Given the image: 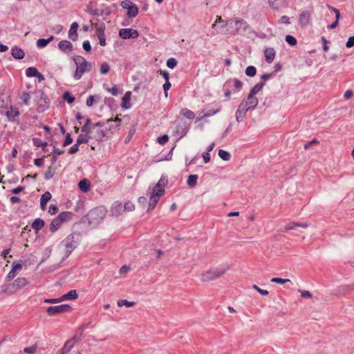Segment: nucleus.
Masks as SVG:
<instances>
[{"mask_svg": "<svg viewBox=\"0 0 354 354\" xmlns=\"http://www.w3.org/2000/svg\"><path fill=\"white\" fill-rule=\"evenodd\" d=\"M167 183L165 178H160L157 184L153 187L151 192L148 191L149 194V209H153L160 198L165 194V187Z\"/></svg>", "mask_w": 354, "mask_h": 354, "instance_id": "1", "label": "nucleus"}, {"mask_svg": "<svg viewBox=\"0 0 354 354\" xmlns=\"http://www.w3.org/2000/svg\"><path fill=\"white\" fill-rule=\"evenodd\" d=\"M106 210L104 207H97L91 209L86 217L88 223L93 227L100 225L105 218Z\"/></svg>", "mask_w": 354, "mask_h": 354, "instance_id": "2", "label": "nucleus"}, {"mask_svg": "<svg viewBox=\"0 0 354 354\" xmlns=\"http://www.w3.org/2000/svg\"><path fill=\"white\" fill-rule=\"evenodd\" d=\"M73 61L76 65V70L73 75L75 80H80L85 73L91 71V64L84 57L76 56L73 58Z\"/></svg>", "mask_w": 354, "mask_h": 354, "instance_id": "3", "label": "nucleus"}, {"mask_svg": "<svg viewBox=\"0 0 354 354\" xmlns=\"http://www.w3.org/2000/svg\"><path fill=\"white\" fill-rule=\"evenodd\" d=\"M257 104L258 99L252 94H249L247 99L240 104L236 114L245 113L249 109L255 108Z\"/></svg>", "mask_w": 354, "mask_h": 354, "instance_id": "4", "label": "nucleus"}, {"mask_svg": "<svg viewBox=\"0 0 354 354\" xmlns=\"http://www.w3.org/2000/svg\"><path fill=\"white\" fill-rule=\"evenodd\" d=\"M29 283L25 277H18L5 289V292L9 294L15 293L19 290L26 287Z\"/></svg>", "mask_w": 354, "mask_h": 354, "instance_id": "5", "label": "nucleus"}, {"mask_svg": "<svg viewBox=\"0 0 354 354\" xmlns=\"http://www.w3.org/2000/svg\"><path fill=\"white\" fill-rule=\"evenodd\" d=\"M226 24L230 26L232 30L230 32L233 35L238 33L241 30H245L248 28L247 22L243 19L230 20Z\"/></svg>", "mask_w": 354, "mask_h": 354, "instance_id": "6", "label": "nucleus"}, {"mask_svg": "<svg viewBox=\"0 0 354 354\" xmlns=\"http://www.w3.org/2000/svg\"><path fill=\"white\" fill-rule=\"evenodd\" d=\"M77 298V293L75 290L69 291L67 294L64 295L58 299H46L44 300L45 303L56 304L61 302L64 300H73Z\"/></svg>", "mask_w": 354, "mask_h": 354, "instance_id": "7", "label": "nucleus"}, {"mask_svg": "<svg viewBox=\"0 0 354 354\" xmlns=\"http://www.w3.org/2000/svg\"><path fill=\"white\" fill-rule=\"evenodd\" d=\"M71 310V306L68 304H62L59 306H50L47 308L46 313L48 315L52 316L56 314L69 312Z\"/></svg>", "mask_w": 354, "mask_h": 354, "instance_id": "8", "label": "nucleus"}, {"mask_svg": "<svg viewBox=\"0 0 354 354\" xmlns=\"http://www.w3.org/2000/svg\"><path fill=\"white\" fill-rule=\"evenodd\" d=\"M223 273L224 271H221L218 270H210L202 274L201 280L203 281H209L211 280H214L221 276Z\"/></svg>", "mask_w": 354, "mask_h": 354, "instance_id": "9", "label": "nucleus"}, {"mask_svg": "<svg viewBox=\"0 0 354 354\" xmlns=\"http://www.w3.org/2000/svg\"><path fill=\"white\" fill-rule=\"evenodd\" d=\"M119 35L121 38L127 39L130 38H137L139 36V33L136 30L131 28H122L119 31Z\"/></svg>", "mask_w": 354, "mask_h": 354, "instance_id": "10", "label": "nucleus"}, {"mask_svg": "<svg viewBox=\"0 0 354 354\" xmlns=\"http://www.w3.org/2000/svg\"><path fill=\"white\" fill-rule=\"evenodd\" d=\"M91 24L92 28L95 30L96 35L104 34L106 26L102 21L95 19L91 20Z\"/></svg>", "mask_w": 354, "mask_h": 354, "instance_id": "11", "label": "nucleus"}, {"mask_svg": "<svg viewBox=\"0 0 354 354\" xmlns=\"http://www.w3.org/2000/svg\"><path fill=\"white\" fill-rule=\"evenodd\" d=\"M78 341L77 339H75V337L72 338L71 339L68 340L64 347L61 349V354H66L73 348L75 343Z\"/></svg>", "mask_w": 354, "mask_h": 354, "instance_id": "12", "label": "nucleus"}, {"mask_svg": "<svg viewBox=\"0 0 354 354\" xmlns=\"http://www.w3.org/2000/svg\"><path fill=\"white\" fill-rule=\"evenodd\" d=\"M59 48L66 53H70L73 50L72 44L66 40H62L58 44Z\"/></svg>", "mask_w": 354, "mask_h": 354, "instance_id": "13", "label": "nucleus"}, {"mask_svg": "<svg viewBox=\"0 0 354 354\" xmlns=\"http://www.w3.org/2000/svg\"><path fill=\"white\" fill-rule=\"evenodd\" d=\"M310 19V13L308 11H303L299 15V22L302 26H306L309 24Z\"/></svg>", "mask_w": 354, "mask_h": 354, "instance_id": "14", "label": "nucleus"}, {"mask_svg": "<svg viewBox=\"0 0 354 354\" xmlns=\"http://www.w3.org/2000/svg\"><path fill=\"white\" fill-rule=\"evenodd\" d=\"M275 55L276 53L273 48H266L264 50L266 61L268 63H271L273 62L275 57Z\"/></svg>", "mask_w": 354, "mask_h": 354, "instance_id": "15", "label": "nucleus"}, {"mask_svg": "<svg viewBox=\"0 0 354 354\" xmlns=\"http://www.w3.org/2000/svg\"><path fill=\"white\" fill-rule=\"evenodd\" d=\"M79 25L77 22H73L71 26V28L68 31V37L73 40L75 41L77 40L78 37L77 34V29H78Z\"/></svg>", "mask_w": 354, "mask_h": 354, "instance_id": "16", "label": "nucleus"}, {"mask_svg": "<svg viewBox=\"0 0 354 354\" xmlns=\"http://www.w3.org/2000/svg\"><path fill=\"white\" fill-rule=\"evenodd\" d=\"M78 187L82 192H88L91 189V182L87 178H84L79 182Z\"/></svg>", "mask_w": 354, "mask_h": 354, "instance_id": "17", "label": "nucleus"}, {"mask_svg": "<svg viewBox=\"0 0 354 354\" xmlns=\"http://www.w3.org/2000/svg\"><path fill=\"white\" fill-rule=\"evenodd\" d=\"M73 216V214L71 212H62L57 216V218L64 223L70 221Z\"/></svg>", "mask_w": 354, "mask_h": 354, "instance_id": "18", "label": "nucleus"}, {"mask_svg": "<svg viewBox=\"0 0 354 354\" xmlns=\"http://www.w3.org/2000/svg\"><path fill=\"white\" fill-rule=\"evenodd\" d=\"M11 53H12V55L15 59H23L25 56V53H24V50L17 46L13 47L11 49Z\"/></svg>", "mask_w": 354, "mask_h": 354, "instance_id": "19", "label": "nucleus"}, {"mask_svg": "<svg viewBox=\"0 0 354 354\" xmlns=\"http://www.w3.org/2000/svg\"><path fill=\"white\" fill-rule=\"evenodd\" d=\"M62 224L63 223L57 216L51 221L49 225V229L51 232L54 233L61 227Z\"/></svg>", "mask_w": 354, "mask_h": 354, "instance_id": "20", "label": "nucleus"}, {"mask_svg": "<svg viewBox=\"0 0 354 354\" xmlns=\"http://www.w3.org/2000/svg\"><path fill=\"white\" fill-rule=\"evenodd\" d=\"M131 97V92L127 91L125 93L122 97V107L129 109L130 107V100Z\"/></svg>", "mask_w": 354, "mask_h": 354, "instance_id": "21", "label": "nucleus"}, {"mask_svg": "<svg viewBox=\"0 0 354 354\" xmlns=\"http://www.w3.org/2000/svg\"><path fill=\"white\" fill-rule=\"evenodd\" d=\"M44 221L41 218H37L34 221V222L32 223V228L35 230L36 232H38L39 230H41L44 227Z\"/></svg>", "mask_w": 354, "mask_h": 354, "instance_id": "22", "label": "nucleus"}, {"mask_svg": "<svg viewBox=\"0 0 354 354\" xmlns=\"http://www.w3.org/2000/svg\"><path fill=\"white\" fill-rule=\"evenodd\" d=\"M6 115L9 120H12L19 115V111L18 109L10 106L9 110L6 111Z\"/></svg>", "mask_w": 354, "mask_h": 354, "instance_id": "23", "label": "nucleus"}, {"mask_svg": "<svg viewBox=\"0 0 354 354\" xmlns=\"http://www.w3.org/2000/svg\"><path fill=\"white\" fill-rule=\"evenodd\" d=\"M64 245L67 250V252L70 254L75 248L73 238L67 237L64 240Z\"/></svg>", "mask_w": 354, "mask_h": 354, "instance_id": "24", "label": "nucleus"}, {"mask_svg": "<svg viewBox=\"0 0 354 354\" xmlns=\"http://www.w3.org/2000/svg\"><path fill=\"white\" fill-rule=\"evenodd\" d=\"M91 138H92V137L90 135L81 133L78 136L76 142L79 145L81 144H86V143H88L89 139H91Z\"/></svg>", "mask_w": 354, "mask_h": 354, "instance_id": "25", "label": "nucleus"}, {"mask_svg": "<svg viewBox=\"0 0 354 354\" xmlns=\"http://www.w3.org/2000/svg\"><path fill=\"white\" fill-rule=\"evenodd\" d=\"M270 6L273 8L278 10L284 6V0H268Z\"/></svg>", "mask_w": 354, "mask_h": 354, "instance_id": "26", "label": "nucleus"}, {"mask_svg": "<svg viewBox=\"0 0 354 354\" xmlns=\"http://www.w3.org/2000/svg\"><path fill=\"white\" fill-rule=\"evenodd\" d=\"M54 39L53 36L50 37L48 39H39L37 41V46L38 48H44L51 41Z\"/></svg>", "mask_w": 354, "mask_h": 354, "instance_id": "27", "label": "nucleus"}, {"mask_svg": "<svg viewBox=\"0 0 354 354\" xmlns=\"http://www.w3.org/2000/svg\"><path fill=\"white\" fill-rule=\"evenodd\" d=\"M180 113L185 116V118L189 119V120H193L194 118H195V113L188 109H183L181 111H180Z\"/></svg>", "mask_w": 354, "mask_h": 354, "instance_id": "28", "label": "nucleus"}, {"mask_svg": "<svg viewBox=\"0 0 354 354\" xmlns=\"http://www.w3.org/2000/svg\"><path fill=\"white\" fill-rule=\"evenodd\" d=\"M138 8L135 4H133L128 9L127 15L129 17H135L138 15Z\"/></svg>", "mask_w": 354, "mask_h": 354, "instance_id": "29", "label": "nucleus"}, {"mask_svg": "<svg viewBox=\"0 0 354 354\" xmlns=\"http://www.w3.org/2000/svg\"><path fill=\"white\" fill-rule=\"evenodd\" d=\"M136 127L135 125H133V127H131L130 128V129L128 132V135L124 139V143L127 144L131 140L133 136H134V134L136 133Z\"/></svg>", "mask_w": 354, "mask_h": 354, "instance_id": "30", "label": "nucleus"}, {"mask_svg": "<svg viewBox=\"0 0 354 354\" xmlns=\"http://www.w3.org/2000/svg\"><path fill=\"white\" fill-rule=\"evenodd\" d=\"M38 70L35 67H29L26 71L28 77H35L38 74Z\"/></svg>", "mask_w": 354, "mask_h": 354, "instance_id": "31", "label": "nucleus"}, {"mask_svg": "<svg viewBox=\"0 0 354 354\" xmlns=\"http://www.w3.org/2000/svg\"><path fill=\"white\" fill-rule=\"evenodd\" d=\"M198 176L196 175H190L187 180V184L189 187H194L196 185Z\"/></svg>", "mask_w": 354, "mask_h": 354, "instance_id": "32", "label": "nucleus"}, {"mask_svg": "<svg viewBox=\"0 0 354 354\" xmlns=\"http://www.w3.org/2000/svg\"><path fill=\"white\" fill-rule=\"evenodd\" d=\"M256 73H257V70H256V68L254 66H250L246 68L245 74L248 76L253 77V76H254L256 75Z\"/></svg>", "mask_w": 354, "mask_h": 354, "instance_id": "33", "label": "nucleus"}, {"mask_svg": "<svg viewBox=\"0 0 354 354\" xmlns=\"http://www.w3.org/2000/svg\"><path fill=\"white\" fill-rule=\"evenodd\" d=\"M218 156H220L221 158H222L224 160H228L230 158V153L223 149H220L218 151Z\"/></svg>", "mask_w": 354, "mask_h": 354, "instance_id": "34", "label": "nucleus"}, {"mask_svg": "<svg viewBox=\"0 0 354 354\" xmlns=\"http://www.w3.org/2000/svg\"><path fill=\"white\" fill-rule=\"evenodd\" d=\"M63 98L70 104L73 103L75 99L69 92H65L63 95Z\"/></svg>", "mask_w": 354, "mask_h": 354, "instance_id": "35", "label": "nucleus"}, {"mask_svg": "<svg viewBox=\"0 0 354 354\" xmlns=\"http://www.w3.org/2000/svg\"><path fill=\"white\" fill-rule=\"evenodd\" d=\"M100 70L102 74H106L110 71V66L106 62H104L100 65Z\"/></svg>", "mask_w": 354, "mask_h": 354, "instance_id": "36", "label": "nucleus"}, {"mask_svg": "<svg viewBox=\"0 0 354 354\" xmlns=\"http://www.w3.org/2000/svg\"><path fill=\"white\" fill-rule=\"evenodd\" d=\"M20 99L23 101L25 104H28L30 99V94L27 92H23L20 96Z\"/></svg>", "mask_w": 354, "mask_h": 354, "instance_id": "37", "label": "nucleus"}, {"mask_svg": "<svg viewBox=\"0 0 354 354\" xmlns=\"http://www.w3.org/2000/svg\"><path fill=\"white\" fill-rule=\"evenodd\" d=\"M297 226L306 227L308 226V224H306V223H305V224L290 223V224L286 225V230H292L295 227H297Z\"/></svg>", "mask_w": 354, "mask_h": 354, "instance_id": "38", "label": "nucleus"}, {"mask_svg": "<svg viewBox=\"0 0 354 354\" xmlns=\"http://www.w3.org/2000/svg\"><path fill=\"white\" fill-rule=\"evenodd\" d=\"M51 198V194L49 192H45L41 197L40 201L43 203H47Z\"/></svg>", "mask_w": 354, "mask_h": 354, "instance_id": "39", "label": "nucleus"}, {"mask_svg": "<svg viewBox=\"0 0 354 354\" xmlns=\"http://www.w3.org/2000/svg\"><path fill=\"white\" fill-rule=\"evenodd\" d=\"M286 41L290 46H295L297 44V39L291 35H287L286 37Z\"/></svg>", "mask_w": 354, "mask_h": 354, "instance_id": "40", "label": "nucleus"}, {"mask_svg": "<svg viewBox=\"0 0 354 354\" xmlns=\"http://www.w3.org/2000/svg\"><path fill=\"white\" fill-rule=\"evenodd\" d=\"M37 349V346L32 345L30 347H26L24 348V351L26 353H28V354H34L36 352Z\"/></svg>", "mask_w": 354, "mask_h": 354, "instance_id": "41", "label": "nucleus"}, {"mask_svg": "<svg viewBox=\"0 0 354 354\" xmlns=\"http://www.w3.org/2000/svg\"><path fill=\"white\" fill-rule=\"evenodd\" d=\"M177 65V61L174 58H169L167 61V66L170 68H174Z\"/></svg>", "mask_w": 354, "mask_h": 354, "instance_id": "42", "label": "nucleus"}, {"mask_svg": "<svg viewBox=\"0 0 354 354\" xmlns=\"http://www.w3.org/2000/svg\"><path fill=\"white\" fill-rule=\"evenodd\" d=\"M134 208H135L134 205L130 201L125 203V204L124 205V210H127L128 212L133 211L134 209Z\"/></svg>", "mask_w": 354, "mask_h": 354, "instance_id": "43", "label": "nucleus"}, {"mask_svg": "<svg viewBox=\"0 0 354 354\" xmlns=\"http://www.w3.org/2000/svg\"><path fill=\"white\" fill-rule=\"evenodd\" d=\"M169 140V137L167 135H163L160 137H158V142L160 145H165L167 143Z\"/></svg>", "mask_w": 354, "mask_h": 354, "instance_id": "44", "label": "nucleus"}, {"mask_svg": "<svg viewBox=\"0 0 354 354\" xmlns=\"http://www.w3.org/2000/svg\"><path fill=\"white\" fill-rule=\"evenodd\" d=\"M261 87H262V84L261 85H259V84L255 85L251 89L249 94H252L253 96H255V94H257L261 90Z\"/></svg>", "mask_w": 354, "mask_h": 354, "instance_id": "45", "label": "nucleus"}, {"mask_svg": "<svg viewBox=\"0 0 354 354\" xmlns=\"http://www.w3.org/2000/svg\"><path fill=\"white\" fill-rule=\"evenodd\" d=\"M97 37L99 39V43L100 44V46H106V43L105 34L98 35H97Z\"/></svg>", "mask_w": 354, "mask_h": 354, "instance_id": "46", "label": "nucleus"}, {"mask_svg": "<svg viewBox=\"0 0 354 354\" xmlns=\"http://www.w3.org/2000/svg\"><path fill=\"white\" fill-rule=\"evenodd\" d=\"M58 212V207L56 205L51 204L48 209V212L53 215Z\"/></svg>", "mask_w": 354, "mask_h": 354, "instance_id": "47", "label": "nucleus"}, {"mask_svg": "<svg viewBox=\"0 0 354 354\" xmlns=\"http://www.w3.org/2000/svg\"><path fill=\"white\" fill-rule=\"evenodd\" d=\"M132 5H133V3L129 1V0H125V1H122L121 3V6L124 8V9H129Z\"/></svg>", "mask_w": 354, "mask_h": 354, "instance_id": "48", "label": "nucleus"}, {"mask_svg": "<svg viewBox=\"0 0 354 354\" xmlns=\"http://www.w3.org/2000/svg\"><path fill=\"white\" fill-rule=\"evenodd\" d=\"M234 86L235 87V90L236 91H239L241 87H242V82L239 80H237V79H234Z\"/></svg>", "mask_w": 354, "mask_h": 354, "instance_id": "49", "label": "nucleus"}, {"mask_svg": "<svg viewBox=\"0 0 354 354\" xmlns=\"http://www.w3.org/2000/svg\"><path fill=\"white\" fill-rule=\"evenodd\" d=\"M73 142V139L70 135V133H67L66 136V138H65V140L63 143V146L64 147H66L70 144H71Z\"/></svg>", "mask_w": 354, "mask_h": 354, "instance_id": "50", "label": "nucleus"}, {"mask_svg": "<svg viewBox=\"0 0 354 354\" xmlns=\"http://www.w3.org/2000/svg\"><path fill=\"white\" fill-rule=\"evenodd\" d=\"M289 281H290L289 279H283L281 278H278V277H274L271 279V281L276 282L277 283H281V284H283L286 282Z\"/></svg>", "mask_w": 354, "mask_h": 354, "instance_id": "51", "label": "nucleus"}, {"mask_svg": "<svg viewBox=\"0 0 354 354\" xmlns=\"http://www.w3.org/2000/svg\"><path fill=\"white\" fill-rule=\"evenodd\" d=\"M95 96L94 95H90L87 99H86V104L88 106H93L94 102H95Z\"/></svg>", "mask_w": 354, "mask_h": 354, "instance_id": "52", "label": "nucleus"}, {"mask_svg": "<svg viewBox=\"0 0 354 354\" xmlns=\"http://www.w3.org/2000/svg\"><path fill=\"white\" fill-rule=\"evenodd\" d=\"M79 150V145H77V143L76 142V144H75L74 145H73L70 149H69V151H68V153L70 154H73V153H75L76 152H77Z\"/></svg>", "mask_w": 354, "mask_h": 354, "instance_id": "53", "label": "nucleus"}, {"mask_svg": "<svg viewBox=\"0 0 354 354\" xmlns=\"http://www.w3.org/2000/svg\"><path fill=\"white\" fill-rule=\"evenodd\" d=\"M17 274V273L12 269L8 274V275L6 277V279L8 281H11L16 277Z\"/></svg>", "mask_w": 354, "mask_h": 354, "instance_id": "54", "label": "nucleus"}, {"mask_svg": "<svg viewBox=\"0 0 354 354\" xmlns=\"http://www.w3.org/2000/svg\"><path fill=\"white\" fill-rule=\"evenodd\" d=\"M301 293V296L303 298H311L312 295L311 293L308 290H299Z\"/></svg>", "mask_w": 354, "mask_h": 354, "instance_id": "55", "label": "nucleus"}, {"mask_svg": "<svg viewBox=\"0 0 354 354\" xmlns=\"http://www.w3.org/2000/svg\"><path fill=\"white\" fill-rule=\"evenodd\" d=\"M118 305L119 306L125 305L127 307H130V306H133L134 303L133 302H129L127 300L124 299V300H120V301H118Z\"/></svg>", "mask_w": 354, "mask_h": 354, "instance_id": "56", "label": "nucleus"}, {"mask_svg": "<svg viewBox=\"0 0 354 354\" xmlns=\"http://www.w3.org/2000/svg\"><path fill=\"white\" fill-rule=\"evenodd\" d=\"M33 141H34V144L37 146V147H45L47 146V142H42L41 140H39L37 139H33Z\"/></svg>", "mask_w": 354, "mask_h": 354, "instance_id": "57", "label": "nucleus"}, {"mask_svg": "<svg viewBox=\"0 0 354 354\" xmlns=\"http://www.w3.org/2000/svg\"><path fill=\"white\" fill-rule=\"evenodd\" d=\"M105 136V132L103 130H100L97 132V136H95L94 138L97 140H101Z\"/></svg>", "mask_w": 354, "mask_h": 354, "instance_id": "58", "label": "nucleus"}, {"mask_svg": "<svg viewBox=\"0 0 354 354\" xmlns=\"http://www.w3.org/2000/svg\"><path fill=\"white\" fill-rule=\"evenodd\" d=\"M12 269L17 273L18 271H20L22 269V264L21 263H14L12 264Z\"/></svg>", "mask_w": 354, "mask_h": 354, "instance_id": "59", "label": "nucleus"}, {"mask_svg": "<svg viewBox=\"0 0 354 354\" xmlns=\"http://www.w3.org/2000/svg\"><path fill=\"white\" fill-rule=\"evenodd\" d=\"M83 48L86 52H90L91 50L90 42L88 41H84L83 43Z\"/></svg>", "mask_w": 354, "mask_h": 354, "instance_id": "60", "label": "nucleus"}, {"mask_svg": "<svg viewBox=\"0 0 354 354\" xmlns=\"http://www.w3.org/2000/svg\"><path fill=\"white\" fill-rule=\"evenodd\" d=\"M347 48L354 46V36L350 37L346 44Z\"/></svg>", "mask_w": 354, "mask_h": 354, "instance_id": "61", "label": "nucleus"}, {"mask_svg": "<svg viewBox=\"0 0 354 354\" xmlns=\"http://www.w3.org/2000/svg\"><path fill=\"white\" fill-rule=\"evenodd\" d=\"M170 87H171V83L169 81L165 82V83L163 84V88H164L165 94L166 97H167V91L170 88Z\"/></svg>", "mask_w": 354, "mask_h": 354, "instance_id": "62", "label": "nucleus"}, {"mask_svg": "<svg viewBox=\"0 0 354 354\" xmlns=\"http://www.w3.org/2000/svg\"><path fill=\"white\" fill-rule=\"evenodd\" d=\"M34 163L35 165L38 166V167H41L44 165V158H36L34 160Z\"/></svg>", "mask_w": 354, "mask_h": 354, "instance_id": "63", "label": "nucleus"}, {"mask_svg": "<svg viewBox=\"0 0 354 354\" xmlns=\"http://www.w3.org/2000/svg\"><path fill=\"white\" fill-rule=\"evenodd\" d=\"M129 270V267L127 266H123L120 269V274H125Z\"/></svg>", "mask_w": 354, "mask_h": 354, "instance_id": "64", "label": "nucleus"}]
</instances>
